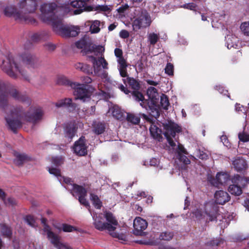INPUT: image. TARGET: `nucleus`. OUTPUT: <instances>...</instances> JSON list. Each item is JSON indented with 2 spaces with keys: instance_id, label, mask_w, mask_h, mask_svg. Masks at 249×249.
<instances>
[{
  "instance_id": "nucleus-25",
  "label": "nucleus",
  "mask_w": 249,
  "mask_h": 249,
  "mask_svg": "<svg viewBox=\"0 0 249 249\" xmlns=\"http://www.w3.org/2000/svg\"><path fill=\"white\" fill-rule=\"evenodd\" d=\"M77 128L73 124H68L64 128V136L68 142H71L75 135Z\"/></svg>"
},
{
  "instance_id": "nucleus-21",
  "label": "nucleus",
  "mask_w": 249,
  "mask_h": 249,
  "mask_svg": "<svg viewBox=\"0 0 249 249\" xmlns=\"http://www.w3.org/2000/svg\"><path fill=\"white\" fill-rule=\"evenodd\" d=\"M135 234L139 235L145 230L147 227V223L145 220L140 217H136L133 222Z\"/></svg>"
},
{
  "instance_id": "nucleus-28",
  "label": "nucleus",
  "mask_w": 249,
  "mask_h": 249,
  "mask_svg": "<svg viewBox=\"0 0 249 249\" xmlns=\"http://www.w3.org/2000/svg\"><path fill=\"white\" fill-rule=\"evenodd\" d=\"M235 169L238 171L245 169L247 166L246 161L242 157H236L232 161Z\"/></svg>"
},
{
  "instance_id": "nucleus-48",
  "label": "nucleus",
  "mask_w": 249,
  "mask_h": 249,
  "mask_svg": "<svg viewBox=\"0 0 249 249\" xmlns=\"http://www.w3.org/2000/svg\"><path fill=\"white\" fill-rule=\"evenodd\" d=\"M25 221L30 226L35 227L36 226V220L33 216L31 215H27L24 218Z\"/></svg>"
},
{
  "instance_id": "nucleus-8",
  "label": "nucleus",
  "mask_w": 249,
  "mask_h": 249,
  "mask_svg": "<svg viewBox=\"0 0 249 249\" xmlns=\"http://www.w3.org/2000/svg\"><path fill=\"white\" fill-rule=\"evenodd\" d=\"M0 67L7 75L13 78L17 77L18 72L21 74L26 80H28L27 77H25V73L21 68L19 67L11 54H8L5 59L2 60Z\"/></svg>"
},
{
  "instance_id": "nucleus-30",
  "label": "nucleus",
  "mask_w": 249,
  "mask_h": 249,
  "mask_svg": "<svg viewBox=\"0 0 249 249\" xmlns=\"http://www.w3.org/2000/svg\"><path fill=\"white\" fill-rule=\"evenodd\" d=\"M106 129V124L104 122H95L93 124V132L97 134L100 135L103 133Z\"/></svg>"
},
{
  "instance_id": "nucleus-56",
  "label": "nucleus",
  "mask_w": 249,
  "mask_h": 249,
  "mask_svg": "<svg viewBox=\"0 0 249 249\" xmlns=\"http://www.w3.org/2000/svg\"><path fill=\"white\" fill-rule=\"evenodd\" d=\"M119 36L120 37L125 39L129 36V33L127 31L125 30H122L120 31Z\"/></svg>"
},
{
  "instance_id": "nucleus-22",
  "label": "nucleus",
  "mask_w": 249,
  "mask_h": 249,
  "mask_svg": "<svg viewBox=\"0 0 249 249\" xmlns=\"http://www.w3.org/2000/svg\"><path fill=\"white\" fill-rule=\"evenodd\" d=\"M226 45L228 49H237L240 46L238 38L233 35H228L225 37Z\"/></svg>"
},
{
  "instance_id": "nucleus-64",
  "label": "nucleus",
  "mask_w": 249,
  "mask_h": 249,
  "mask_svg": "<svg viewBox=\"0 0 249 249\" xmlns=\"http://www.w3.org/2000/svg\"><path fill=\"white\" fill-rule=\"evenodd\" d=\"M159 163V160L158 159L156 158H153L150 160V165L151 166H155L158 165Z\"/></svg>"
},
{
  "instance_id": "nucleus-40",
  "label": "nucleus",
  "mask_w": 249,
  "mask_h": 249,
  "mask_svg": "<svg viewBox=\"0 0 249 249\" xmlns=\"http://www.w3.org/2000/svg\"><path fill=\"white\" fill-rule=\"evenodd\" d=\"M90 199L92 204L97 209H100L102 207V202L97 196L91 194Z\"/></svg>"
},
{
  "instance_id": "nucleus-42",
  "label": "nucleus",
  "mask_w": 249,
  "mask_h": 249,
  "mask_svg": "<svg viewBox=\"0 0 249 249\" xmlns=\"http://www.w3.org/2000/svg\"><path fill=\"white\" fill-rule=\"evenodd\" d=\"M45 33H36L31 35L30 39L33 42H37L44 38Z\"/></svg>"
},
{
  "instance_id": "nucleus-13",
  "label": "nucleus",
  "mask_w": 249,
  "mask_h": 249,
  "mask_svg": "<svg viewBox=\"0 0 249 249\" xmlns=\"http://www.w3.org/2000/svg\"><path fill=\"white\" fill-rule=\"evenodd\" d=\"M89 88L87 85L77 83V85L72 88L74 89L73 95L75 96V99H80L83 102L89 100L91 92Z\"/></svg>"
},
{
  "instance_id": "nucleus-33",
  "label": "nucleus",
  "mask_w": 249,
  "mask_h": 249,
  "mask_svg": "<svg viewBox=\"0 0 249 249\" xmlns=\"http://www.w3.org/2000/svg\"><path fill=\"white\" fill-rule=\"evenodd\" d=\"M174 235V233L172 231H163L160 233L159 236V239L160 241H169L173 238Z\"/></svg>"
},
{
  "instance_id": "nucleus-14",
  "label": "nucleus",
  "mask_w": 249,
  "mask_h": 249,
  "mask_svg": "<svg viewBox=\"0 0 249 249\" xmlns=\"http://www.w3.org/2000/svg\"><path fill=\"white\" fill-rule=\"evenodd\" d=\"M37 6L36 0H20L18 3L20 13L24 16L26 14L34 13Z\"/></svg>"
},
{
  "instance_id": "nucleus-45",
  "label": "nucleus",
  "mask_w": 249,
  "mask_h": 249,
  "mask_svg": "<svg viewBox=\"0 0 249 249\" xmlns=\"http://www.w3.org/2000/svg\"><path fill=\"white\" fill-rule=\"evenodd\" d=\"M242 33L246 36H249V22H243L240 25Z\"/></svg>"
},
{
  "instance_id": "nucleus-35",
  "label": "nucleus",
  "mask_w": 249,
  "mask_h": 249,
  "mask_svg": "<svg viewBox=\"0 0 249 249\" xmlns=\"http://www.w3.org/2000/svg\"><path fill=\"white\" fill-rule=\"evenodd\" d=\"M74 67L76 70L85 73H89L91 71L90 67L89 65L82 63H77L75 64Z\"/></svg>"
},
{
  "instance_id": "nucleus-54",
  "label": "nucleus",
  "mask_w": 249,
  "mask_h": 249,
  "mask_svg": "<svg viewBox=\"0 0 249 249\" xmlns=\"http://www.w3.org/2000/svg\"><path fill=\"white\" fill-rule=\"evenodd\" d=\"M4 204L7 206H13L17 204L16 200L13 197H9L4 200Z\"/></svg>"
},
{
  "instance_id": "nucleus-10",
  "label": "nucleus",
  "mask_w": 249,
  "mask_h": 249,
  "mask_svg": "<svg viewBox=\"0 0 249 249\" xmlns=\"http://www.w3.org/2000/svg\"><path fill=\"white\" fill-rule=\"evenodd\" d=\"M152 22L149 14L145 10L139 9L136 10L135 19L132 22L133 30L137 31L141 28L149 27Z\"/></svg>"
},
{
  "instance_id": "nucleus-46",
  "label": "nucleus",
  "mask_w": 249,
  "mask_h": 249,
  "mask_svg": "<svg viewBox=\"0 0 249 249\" xmlns=\"http://www.w3.org/2000/svg\"><path fill=\"white\" fill-rule=\"evenodd\" d=\"M87 40L85 37L82 38L80 40L75 42V45L78 49H84L87 46Z\"/></svg>"
},
{
  "instance_id": "nucleus-16",
  "label": "nucleus",
  "mask_w": 249,
  "mask_h": 249,
  "mask_svg": "<svg viewBox=\"0 0 249 249\" xmlns=\"http://www.w3.org/2000/svg\"><path fill=\"white\" fill-rule=\"evenodd\" d=\"M87 148L86 140L84 136L81 137L76 141L72 147L73 152L80 156H85L87 154Z\"/></svg>"
},
{
  "instance_id": "nucleus-61",
  "label": "nucleus",
  "mask_w": 249,
  "mask_h": 249,
  "mask_svg": "<svg viewBox=\"0 0 249 249\" xmlns=\"http://www.w3.org/2000/svg\"><path fill=\"white\" fill-rule=\"evenodd\" d=\"M45 47L48 51H52L55 50V45L52 43H47L45 44Z\"/></svg>"
},
{
  "instance_id": "nucleus-60",
  "label": "nucleus",
  "mask_w": 249,
  "mask_h": 249,
  "mask_svg": "<svg viewBox=\"0 0 249 249\" xmlns=\"http://www.w3.org/2000/svg\"><path fill=\"white\" fill-rule=\"evenodd\" d=\"M114 54L117 59L123 57V51L121 49L116 48L114 50Z\"/></svg>"
},
{
  "instance_id": "nucleus-44",
  "label": "nucleus",
  "mask_w": 249,
  "mask_h": 249,
  "mask_svg": "<svg viewBox=\"0 0 249 249\" xmlns=\"http://www.w3.org/2000/svg\"><path fill=\"white\" fill-rule=\"evenodd\" d=\"M27 158L24 154H18L14 160V163L18 165H20L27 159Z\"/></svg>"
},
{
  "instance_id": "nucleus-19",
  "label": "nucleus",
  "mask_w": 249,
  "mask_h": 249,
  "mask_svg": "<svg viewBox=\"0 0 249 249\" xmlns=\"http://www.w3.org/2000/svg\"><path fill=\"white\" fill-rule=\"evenodd\" d=\"M4 15L8 17H13L16 19H26V16L20 13L19 10L18 11L15 7L12 5L7 6L3 10Z\"/></svg>"
},
{
  "instance_id": "nucleus-7",
  "label": "nucleus",
  "mask_w": 249,
  "mask_h": 249,
  "mask_svg": "<svg viewBox=\"0 0 249 249\" xmlns=\"http://www.w3.org/2000/svg\"><path fill=\"white\" fill-rule=\"evenodd\" d=\"M48 171L51 174L56 177L61 184H66L65 188L70 191L73 196L79 197L82 195H87V191L85 188L74 183L70 178L61 176L60 170L58 168L52 167L49 168Z\"/></svg>"
},
{
  "instance_id": "nucleus-36",
  "label": "nucleus",
  "mask_w": 249,
  "mask_h": 249,
  "mask_svg": "<svg viewBox=\"0 0 249 249\" xmlns=\"http://www.w3.org/2000/svg\"><path fill=\"white\" fill-rule=\"evenodd\" d=\"M228 190L230 193L235 196H239L242 193V190L241 187L236 184L230 185Z\"/></svg>"
},
{
  "instance_id": "nucleus-58",
  "label": "nucleus",
  "mask_w": 249,
  "mask_h": 249,
  "mask_svg": "<svg viewBox=\"0 0 249 249\" xmlns=\"http://www.w3.org/2000/svg\"><path fill=\"white\" fill-rule=\"evenodd\" d=\"M220 139L221 141L222 142V143L225 146H226L227 147L230 146V143L226 135H222Z\"/></svg>"
},
{
  "instance_id": "nucleus-4",
  "label": "nucleus",
  "mask_w": 249,
  "mask_h": 249,
  "mask_svg": "<svg viewBox=\"0 0 249 249\" xmlns=\"http://www.w3.org/2000/svg\"><path fill=\"white\" fill-rule=\"evenodd\" d=\"M163 134L170 145L169 151L176 155L185 164H190V160L186 156L182 155L187 154L185 149L181 144L178 142L177 144L173 140V138H175L176 133L181 131V127L175 123L169 121L163 124Z\"/></svg>"
},
{
  "instance_id": "nucleus-49",
  "label": "nucleus",
  "mask_w": 249,
  "mask_h": 249,
  "mask_svg": "<svg viewBox=\"0 0 249 249\" xmlns=\"http://www.w3.org/2000/svg\"><path fill=\"white\" fill-rule=\"evenodd\" d=\"M96 10L99 12L109 13L111 11L110 6L109 5H101L96 6Z\"/></svg>"
},
{
  "instance_id": "nucleus-27",
  "label": "nucleus",
  "mask_w": 249,
  "mask_h": 249,
  "mask_svg": "<svg viewBox=\"0 0 249 249\" xmlns=\"http://www.w3.org/2000/svg\"><path fill=\"white\" fill-rule=\"evenodd\" d=\"M118 63V69L120 75L123 77H127L128 74L126 71L127 64L124 58L123 57L117 59Z\"/></svg>"
},
{
  "instance_id": "nucleus-43",
  "label": "nucleus",
  "mask_w": 249,
  "mask_h": 249,
  "mask_svg": "<svg viewBox=\"0 0 249 249\" xmlns=\"http://www.w3.org/2000/svg\"><path fill=\"white\" fill-rule=\"evenodd\" d=\"M160 104L161 107L164 109H168V107L169 105V102L167 96L164 94H162V95L160 96Z\"/></svg>"
},
{
  "instance_id": "nucleus-57",
  "label": "nucleus",
  "mask_w": 249,
  "mask_h": 249,
  "mask_svg": "<svg viewBox=\"0 0 249 249\" xmlns=\"http://www.w3.org/2000/svg\"><path fill=\"white\" fill-rule=\"evenodd\" d=\"M128 6L127 4L123 5L117 9V11L120 14H123L128 9Z\"/></svg>"
},
{
  "instance_id": "nucleus-6",
  "label": "nucleus",
  "mask_w": 249,
  "mask_h": 249,
  "mask_svg": "<svg viewBox=\"0 0 249 249\" xmlns=\"http://www.w3.org/2000/svg\"><path fill=\"white\" fill-rule=\"evenodd\" d=\"M10 95L15 99L30 104V99L26 95L21 94L15 87L9 82L0 80V107L4 108L7 105L8 96Z\"/></svg>"
},
{
  "instance_id": "nucleus-23",
  "label": "nucleus",
  "mask_w": 249,
  "mask_h": 249,
  "mask_svg": "<svg viewBox=\"0 0 249 249\" xmlns=\"http://www.w3.org/2000/svg\"><path fill=\"white\" fill-rule=\"evenodd\" d=\"M225 17V14L223 12L221 13H215L213 14L212 17V27L217 28L222 27Z\"/></svg>"
},
{
  "instance_id": "nucleus-38",
  "label": "nucleus",
  "mask_w": 249,
  "mask_h": 249,
  "mask_svg": "<svg viewBox=\"0 0 249 249\" xmlns=\"http://www.w3.org/2000/svg\"><path fill=\"white\" fill-rule=\"evenodd\" d=\"M159 39V35L154 33L148 34L147 40L150 45L154 46Z\"/></svg>"
},
{
  "instance_id": "nucleus-1",
  "label": "nucleus",
  "mask_w": 249,
  "mask_h": 249,
  "mask_svg": "<svg viewBox=\"0 0 249 249\" xmlns=\"http://www.w3.org/2000/svg\"><path fill=\"white\" fill-rule=\"evenodd\" d=\"M59 10V8L54 2L44 3L40 7L41 19L43 22L51 24L54 32L62 37L77 36L80 32L79 27L64 25L58 13Z\"/></svg>"
},
{
  "instance_id": "nucleus-15",
  "label": "nucleus",
  "mask_w": 249,
  "mask_h": 249,
  "mask_svg": "<svg viewBox=\"0 0 249 249\" xmlns=\"http://www.w3.org/2000/svg\"><path fill=\"white\" fill-rule=\"evenodd\" d=\"M90 0H75L71 1L70 5H67L65 12L69 13L71 12L69 10L70 7L76 8L72 12L73 15H78L81 14L84 11L87 10V2Z\"/></svg>"
},
{
  "instance_id": "nucleus-9",
  "label": "nucleus",
  "mask_w": 249,
  "mask_h": 249,
  "mask_svg": "<svg viewBox=\"0 0 249 249\" xmlns=\"http://www.w3.org/2000/svg\"><path fill=\"white\" fill-rule=\"evenodd\" d=\"M193 214L198 219L205 217V216L208 218L206 220L209 221H213L217 217V209L213 203L207 202L204 206L201 205L198 208H196L193 211Z\"/></svg>"
},
{
  "instance_id": "nucleus-34",
  "label": "nucleus",
  "mask_w": 249,
  "mask_h": 249,
  "mask_svg": "<svg viewBox=\"0 0 249 249\" xmlns=\"http://www.w3.org/2000/svg\"><path fill=\"white\" fill-rule=\"evenodd\" d=\"M112 116L117 120H121L123 117V113L117 106H114L110 109Z\"/></svg>"
},
{
  "instance_id": "nucleus-31",
  "label": "nucleus",
  "mask_w": 249,
  "mask_h": 249,
  "mask_svg": "<svg viewBox=\"0 0 249 249\" xmlns=\"http://www.w3.org/2000/svg\"><path fill=\"white\" fill-rule=\"evenodd\" d=\"M224 241L222 238H216L208 241L205 244V246L208 249H214L221 244H223Z\"/></svg>"
},
{
  "instance_id": "nucleus-50",
  "label": "nucleus",
  "mask_w": 249,
  "mask_h": 249,
  "mask_svg": "<svg viewBox=\"0 0 249 249\" xmlns=\"http://www.w3.org/2000/svg\"><path fill=\"white\" fill-rule=\"evenodd\" d=\"M52 163L55 166H58L63 163V159L61 157H55L52 158Z\"/></svg>"
},
{
  "instance_id": "nucleus-52",
  "label": "nucleus",
  "mask_w": 249,
  "mask_h": 249,
  "mask_svg": "<svg viewBox=\"0 0 249 249\" xmlns=\"http://www.w3.org/2000/svg\"><path fill=\"white\" fill-rule=\"evenodd\" d=\"M87 195H82L81 196H79L78 197V200L79 202L83 205L84 206H86L88 210H90V206L89 205V203L88 201L87 200V199L85 198V197Z\"/></svg>"
},
{
  "instance_id": "nucleus-26",
  "label": "nucleus",
  "mask_w": 249,
  "mask_h": 249,
  "mask_svg": "<svg viewBox=\"0 0 249 249\" xmlns=\"http://www.w3.org/2000/svg\"><path fill=\"white\" fill-rule=\"evenodd\" d=\"M141 117L145 119L147 118L146 115L143 113H127L126 119L128 123L136 125L139 124L140 122Z\"/></svg>"
},
{
  "instance_id": "nucleus-53",
  "label": "nucleus",
  "mask_w": 249,
  "mask_h": 249,
  "mask_svg": "<svg viewBox=\"0 0 249 249\" xmlns=\"http://www.w3.org/2000/svg\"><path fill=\"white\" fill-rule=\"evenodd\" d=\"M238 138L240 141L247 142L249 141V135L245 132H240L238 134Z\"/></svg>"
},
{
  "instance_id": "nucleus-20",
  "label": "nucleus",
  "mask_w": 249,
  "mask_h": 249,
  "mask_svg": "<svg viewBox=\"0 0 249 249\" xmlns=\"http://www.w3.org/2000/svg\"><path fill=\"white\" fill-rule=\"evenodd\" d=\"M55 105L58 108L65 107L70 112L74 111L77 108L76 104L73 103L72 99L70 98L60 99L55 103Z\"/></svg>"
},
{
  "instance_id": "nucleus-5",
  "label": "nucleus",
  "mask_w": 249,
  "mask_h": 249,
  "mask_svg": "<svg viewBox=\"0 0 249 249\" xmlns=\"http://www.w3.org/2000/svg\"><path fill=\"white\" fill-rule=\"evenodd\" d=\"M92 49L96 55L98 54H101V56L98 58L93 56H89V61L92 64L94 74L102 79L107 81L108 77L107 70L108 69V64L103 55L105 48L101 45H94L92 47Z\"/></svg>"
},
{
  "instance_id": "nucleus-37",
  "label": "nucleus",
  "mask_w": 249,
  "mask_h": 249,
  "mask_svg": "<svg viewBox=\"0 0 249 249\" xmlns=\"http://www.w3.org/2000/svg\"><path fill=\"white\" fill-rule=\"evenodd\" d=\"M0 231L4 236L9 238L11 237L12 234L10 228L5 224H0Z\"/></svg>"
},
{
  "instance_id": "nucleus-12",
  "label": "nucleus",
  "mask_w": 249,
  "mask_h": 249,
  "mask_svg": "<svg viewBox=\"0 0 249 249\" xmlns=\"http://www.w3.org/2000/svg\"><path fill=\"white\" fill-rule=\"evenodd\" d=\"M123 81L124 83H127L129 86L134 90L131 93L133 99L140 102V105L142 107H145L146 105L144 104V103L146 102V101H143V95L138 91L140 88L138 81L135 79L131 77H127L126 79H124Z\"/></svg>"
},
{
  "instance_id": "nucleus-29",
  "label": "nucleus",
  "mask_w": 249,
  "mask_h": 249,
  "mask_svg": "<svg viewBox=\"0 0 249 249\" xmlns=\"http://www.w3.org/2000/svg\"><path fill=\"white\" fill-rule=\"evenodd\" d=\"M149 130L152 137L156 140L160 141L162 139L161 137V130L156 125L154 124H151Z\"/></svg>"
},
{
  "instance_id": "nucleus-39",
  "label": "nucleus",
  "mask_w": 249,
  "mask_h": 249,
  "mask_svg": "<svg viewBox=\"0 0 249 249\" xmlns=\"http://www.w3.org/2000/svg\"><path fill=\"white\" fill-rule=\"evenodd\" d=\"M216 179L218 183L224 184L229 180V178L226 174L218 173L216 175Z\"/></svg>"
},
{
  "instance_id": "nucleus-32",
  "label": "nucleus",
  "mask_w": 249,
  "mask_h": 249,
  "mask_svg": "<svg viewBox=\"0 0 249 249\" xmlns=\"http://www.w3.org/2000/svg\"><path fill=\"white\" fill-rule=\"evenodd\" d=\"M57 83L60 85H65L71 88L75 87L77 85V82H73L64 76H60L57 80Z\"/></svg>"
},
{
  "instance_id": "nucleus-3",
  "label": "nucleus",
  "mask_w": 249,
  "mask_h": 249,
  "mask_svg": "<svg viewBox=\"0 0 249 249\" xmlns=\"http://www.w3.org/2000/svg\"><path fill=\"white\" fill-rule=\"evenodd\" d=\"M89 212L92 217L93 224L96 229L100 231H107L112 237L125 240V236L124 234L115 231L119 223L111 212L106 211L103 213H92L90 210Z\"/></svg>"
},
{
  "instance_id": "nucleus-63",
  "label": "nucleus",
  "mask_w": 249,
  "mask_h": 249,
  "mask_svg": "<svg viewBox=\"0 0 249 249\" xmlns=\"http://www.w3.org/2000/svg\"><path fill=\"white\" fill-rule=\"evenodd\" d=\"M235 110L238 112L241 111L244 112L245 111L244 107L240 105L239 104H236L235 105Z\"/></svg>"
},
{
  "instance_id": "nucleus-24",
  "label": "nucleus",
  "mask_w": 249,
  "mask_h": 249,
  "mask_svg": "<svg viewBox=\"0 0 249 249\" xmlns=\"http://www.w3.org/2000/svg\"><path fill=\"white\" fill-rule=\"evenodd\" d=\"M214 198L216 203L223 205L229 201L230 199V196L226 192L220 190L215 192Z\"/></svg>"
},
{
  "instance_id": "nucleus-62",
  "label": "nucleus",
  "mask_w": 249,
  "mask_h": 249,
  "mask_svg": "<svg viewBox=\"0 0 249 249\" xmlns=\"http://www.w3.org/2000/svg\"><path fill=\"white\" fill-rule=\"evenodd\" d=\"M118 88L126 94H128L130 92V91L122 84L119 85Z\"/></svg>"
},
{
  "instance_id": "nucleus-51",
  "label": "nucleus",
  "mask_w": 249,
  "mask_h": 249,
  "mask_svg": "<svg viewBox=\"0 0 249 249\" xmlns=\"http://www.w3.org/2000/svg\"><path fill=\"white\" fill-rule=\"evenodd\" d=\"M165 72L169 75H173L174 74V66L170 63H168L165 68Z\"/></svg>"
},
{
  "instance_id": "nucleus-41",
  "label": "nucleus",
  "mask_w": 249,
  "mask_h": 249,
  "mask_svg": "<svg viewBox=\"0 0 249 249\" xmlns=\"http://www.w3.org/2000/svg\"><path fill=\"white\" fill-rule=\"evenodd\" d=\"M100 21L99 20L92 21L90 26V31L92 34L98 33L100 31Z\"/></svg>"
},
{
  "instance_id": "nucleus-17",
  "label": "nucleus",
  "mask_w": 249,
  "mask_h": 249,
  "mask_svg": "<svg viewBox=\"0 0 249 249\" xmlns=\"http://www.w3.org/2000/svg\"><path fill=\"white\" fill-rule=\"evenodd\" d=\"M147 95L148 97V100L144 99L143 97V101H146L144 103L146 107H144L147 109V107H150L152 106H156L159 98V95L156 88L150 87L147 89Z\"/></svg>"
},
{
  "instance_id": "nucleus-11",
  "label": "nucleus",
  "mask_w": 249,
  "mask_h": 249,
  "mask_svg": "<svg viewBox=\"0 0 249 249\" xmlns=\"http://www.w3.org/2000/svg\"><path fill=\"white\" fill-rule=\"evenodd\" d=\"M41 223L43 225V231L51 243L58 249H71V248L60 242L59 237L51 231V228L47 224V219L42 218Z\"/></svg>"
},
{
  "instance_id": "nucleus-55",
  "label": "nucleus",
  "mask_w": 249,
  "mask_h": 249,
  "mask_svg": "<svg viewBox=\"0 0 249 249\" xmlns=\"http://www.w3.org/2000/svg\"><path fill=\"white\" fill-rule=\"evenodd\" d=\"M181 7L185 9H188L191 10H195L196 8V5L194 3H189L184 4Z\"/></svg>"
},
{
  "instance_id": "nucleus-2",
  "label": "nucleus",
  "mask_w": 249,
  "mask_h": 249,
  "mask_svg": "<svg viewBox=\"0 0 249 249\" xmlns=\"http://www.w3.org/2000/svg\"><path fill=\"white\" fill-rule=\"evenodd\" d=\"M43 112L40 108H31L29 111L25 112L22 107H13L9 113L5 117L7 124L14 132L20 128L23 123L29 122L36 124L41 119Z\"/></svg>"
},
{
  "instance_id": "nucleus-47",
  "label": "nucleus",
  "mask_w": 249,
  "mask_h": 249,
  "mask_svg": "<svg viewBox=\"0 0 249 249\" xmlns=\"http://www.w3.org/2000/svg\"><path fill=\"white\" fill-rule=\"evenodd\" d=\"M62 231L67 232H72L77 230L75 227L65 223L62 224Z\"/></svg>"
},
{
  "instance_id": "nucleus-18",
  "label": "nucleus",
  "mask_w": 249,
  "mask_h": 249,
  "mask_svg": "<svg viewBox=\"0 0 249 249\" xmlns=\"http://www.w3.org/2000/svg\"><path fill=\"white\" fill-rule=\"evenodd\" d=\"M22 63L29 67L36 68L39 65V61L37 57L30 53H26L21 56Z\"/></svg>"
},
{
  "instance_id": "nucleus-59",
  "label": "nucleus",
  "mask_w": 249,
  "mask_h": 249,
  "mask_svg": "<svg viewBox=\"0 0 249 249\" xmlns=\"http://www.w3.org/2000/svg\"><path fill=\"white\" fill-rule=\"evenodd\" d=\"M215 89L218 90L220 93L224 95H227L228 90L227 89H225L222 86H216Z\"/></svg>"
}]
</instances>
